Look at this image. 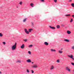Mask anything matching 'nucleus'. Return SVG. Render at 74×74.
<instances>
[{
	"label": "nucleus",
	"instance_id": "obj_1",
	"mask_svg": "<svg viewBox=\"0 0 74 74\" xmlns=\"http://www.w3.org/2000/svg\"><path fill=\"white\" fill-rule=\"evenodd\" d=\"M16 42L14 45L12 46L11 49L12 51H14L16 49Z\"/></svg>",
	"mask_w": 74,
	"mask_h": 74
},
{
	"label": "nucleus",
	"instance_id": "obj_2",
	"mask_svg": "<svg viewBox=\"0 0 74 74\" xmlns=\"http://www.w3.org/2000/svg\"><path fill=\"white\" fill-rule=\"evenodd\" d=\"M32 67L33 68H37L38 67V65L37 64H34Z\"/></svg>",
	"mask_w": 74,
	"mask_h": 74
},
{
	"label": "nucleus",
	"instance_id": "obj_3",
	"mask_svg": "<svg viewBox=\"0 0 74 74\" xmlns=\"http://www.w3.org/2000/svg\"><path fill=\"white\" fill-rule=\"evenodd\" d=\"M67 56L69 58H71V59H72L73 60H74V58H73V55H71L70 56V55H68Z\"/></svg>",
	"mask_w": 74,
	"mask_h": 74
},
{
	"label": "nucleus",
	"instance_id": "obj_4",
	"mask_svg": "<svg viewBox=\"0 0 74 74\" xmlns=\"http://www.w3.org/2000/svg\"><path fill=\"white\" fill-rule=\"evenodd\" d=\"M25 32V33H26L27 34H29V32L27 31V30L26 29H24Z\"/></svg>",
	"mask_w": 74,
	"mask_h": 74
},
{
	"label": "nucleus",
	"instance_id": "obj_5",
	"mask_svg": "<svg viewBox=\"0 0 74 74\" xmlns=\"http://www.w3.org/2000/svg\"><path fill=\"white\" fill-rule=\"evenodd\" d=\"M20 48L21 49H24L25 48V45L24 44H23L21 46Z\"/></svg>",
	"mask_w": 74,
	"mask_h": 74
},
{
	"label": "nucleus",
	"instance_id": "obj_6",
	"mask_svg": "<svg viewBox=\"0 0 74 74\" xmlns=\"http://www.w3.org/2000/svg\"><path fill=\"white\" fill-rule=\"evenodd\" d=\"M66 70H67L68 71H70V69L68 67H66Z\"/></svg>",
	"mask_w": 74,
	"mask_h": 74
},
{
	"label": "nucleus",
	"instance_id": "obj_7",
	"mask_svg": "<svg viewBox=\"0 0 74 74\" xmlns=\"http://www.w3.org/2000/svg\"><path fill=\"white\" fill-rule=\"evenodd\" d=\"M26 62L28 63H30L32 62V61H31V60H30V59L27 60Z\"/></svg>",
	"mask_w": 74,
	"mask_h": 74
},
{
	"label": "nucleus",
	"instance_id": "obj_8",
	"mask_svg": "<svg viewBox=\"0 0 74 74\" xmlns=\"http://www.w3.org/2000/svg\"><path fill=\"white\" fill-rule=\"evenodd\" d=\"M64 41H66V42H69V40L68 39H64Z\"/></svg>",
	"mask_w": 74,
	"mask_h": 74
},
{
	"label": "nucleus",
	"instance_id": "obj_9",
	"mask_svg": "<svg viewBox=\"0 0 74 74\" xmlns=\"http://www.w3.org/2000/svg\"><path fill=\"white\" fill-rule=\"evenodd\" d=\"M51 52H56V50L53 49H51Z\"/></svg>",
	"mask_w": 74,
	"mask_h": 74
},
{
	"label": "nucleus",
	"instance_id": "obj_10",
	"mask_svg": "<svg viewBox=\"0 0 74 74\" xmlns=\"http://www.w3.org/2000/svg\"><path fill=\"white\" fill-rule=\"evenodd\" d=\"M53 69H54V66H51L50 69V70H53Z\"/></svg>",
	"mask_w": 74,
	"mask_h": 74
},
{
	"label": "nucleus",
	"instance_id": "obj_11",
	"mask_svg": "<svg viewBox=\"0 0 74 74\" xmlns=\"http://www.w3.org/2000/svg\"><path fill=\"white\" fill-rule=\"evenodd\" d=\"M67 33L68 34H70L71 33V32L70 31H69V30L67 31Z\"/></svg>",
	"mask_w": 74,
	"mask_h": 74
},
{
	"label": "nucleus",
	"instance_id": "obj_12",
	"mask_svg": "<svg viewBox=\"0 0 74 74\" xmlns=\"http://www.w3.org/2000/svg\"><path fill=\"white\" fill-rule=\"evenodd\" d=\"M32 30H33V29H28V31L29 32H30V33Z\"/></svg>",
	"mask_w": 74,
	"mask_h": 74
},
{
	"label": "nucleus",
	"instance_id": "obj_13",
	"mask_svg": "<svg viewBox=\"0 0 74 74\" xmlns=\"http://www.w3.org/2000/svg\"><path fill=\"white\" fill-rule=\"evenodd\" d=\"M49 27H50V28H51V29H55V27H52L51 26H49Z\"/></svg>",
	"mask_w": 74,
	"mask_h": 74
},
{
	"label": "nucleus",
	"instance_id": "obj_14",
	"mask_svg": "<svg viewBox=\"0 0 74 74\" xmlns=\"http://www.w3.org/2000/svg\"><path fill=\"white\" fill-rule=\"evenodd\" d=\"M58 52L59 53H63V51H62L59 50Z\"/></svg>",
	"mask_w": 74,
	"mask_h": 74
},
{
	"label": "nucleus",
	"instance_id": "obj_15",
	"mask_svg": "<svg viewBox=\"0 0 74 74\" xmlns=\"http://www.w3.org/2000/svg\"><path fill=\"white\" fill-rule=\"evenodd\" d=\"M44 44L46 45H48V43L47 42H44Z\"/></svg>",
	"mask_w": 74,
	"mask_h": 74
},
{
	"label": "nucleus",
	"instance_id": "obj_16",
	"mask_svg": "<svg viewBox=\"0 0 74 74\" xmlns=\"http://www.w3.org/2000/svg\"><path fill=\"white\" fill-rule=\"evenodd\" d=\"M34 4L33 3H31L30 4V5L31 6V7H34V5H33Z\"/></svg>",
	"mask_w": 74,
	"mask_h": 74
},
{
	"label": "nucleus",
	"instance_id": "obj_17",
	"mask_svg": "<svg viewBox=\"0 0 74 74\" xmlns=\"http://www.w3.org/2000/svg\"><path fill=\"white\" fill-rule=\"evenodd\" d=\"M33 47V45H29L28 46V48H31V47Z\"/></svg>",
	"mask_w": 74,
	"mask_h": 74
},
{
	"label": "nucleus",
	"instance_id": "obj_18",
	"mask_svg": "<svg viewBox=\"0 0 74 74\" xmlns=\"http://www.w3.org/2000/svg\"><path fill=\"white\" fill-rule=\"evenodd\" d=\"M34 23H33V22L31 23V25L33 27L34 26Z\"/></svg>",
	"mask_w": 74,
	"mask_h": 74
},
{
	"label": "nucleus",
	"instance_id": "obj_19",
	"mask_svg": "<svg viewBox=\"0 0 74 74\" xmlns=\"http://www.w3.org/2000/svg\"><path fill=\"white\" fill-rule=\"evenodd\" d=\"M57 63H59L60 62V60L58 59L56 61Z\"/></svg>",
	"mask_w": 74,
	"mask_h": 74
},
{
	"label": "nucleus",
	"instance_id": "obj_20",
	"mask_svg": "<svg viewBox=\"0 0 74 74\" xmlns=\"http://www.w3.org/2000/svg\"><path fill=\"white\" fill-rule=\"evenodd\" d=\"M19 4L20 5H22V2L21 1H20Z\"/></svg>",
	"mask_w": 74,
	"mask_h": 74
},
{
	"label": "nucleus",
	"instance_id": "obj_21",
	"mask_svg": "<svg viewBox=\"0 0 74 74\" xmlns=\"http://www.w3.org/2000/svg\"><path fill=\"white\" fill-rule=\"evenodd\" d=\"M17 62H18V63H21V61L20 60H17Z\"/></svg>",
	"mask_w": 74,
	"mask_h": 74
},
{
	"label": "nucleus",
	"instance_id": "obj_22",
	"mask_svg": "<svg viewBox=\"0 0 74 74\" xmlns=\"http://www.w3.org/2000/svg\"><path fill=\"white\" fill-rule=\"evenodd\" d=\"M26 71H27V72L28 73H29L30 72L29 69H26Z\"/></svg>",
	"mask_w": 74,
	"mask_h": 74
},
{
	"label": "nucleus",
	"instance_id": "obj_23",
	"mask_svg": "<svg viewBox=\"0 0 74 74\" xmlns=\"http://www.w3.org/2000/svg\"><path fill=\"white\" fill-rule=\"evenodd\" d=\"M0 37H3V34L1 33H0Z\"/></svg>",
	"mask_w": 74,
	"mask_h": 74
},
{
	"label": "nucleus",
	"instance_id": "obj_24",
	"mask_svg": "<svg viewBox=\"0 0 74 74\" xmlns=\"http://www.w3.org/2000/svg\"><path fill=\"white\" fill-rule=\"evenodd\" d=\"M71 5L73 7H74V3H72V4H71Z\"/></svg>",
	"mask_w": 74,
	"mask_h": 74
},
{
	"label": "nucleus",
	"instance_id": "obj_25",
	"mask_svg": "<svg viewBox=\"0 0 74 74\" xmlns=\"http://www.w3.org/2000/svg\"><path fill=\"white\" fill-rule=\"evenodd\" d=\"M26 21V18H25L23 20V22H25Z\"/></svg>",
	"mask_w": 74,
	"mask_h": 74
},
{
	"label": "nucleus",
	"instance_id": "obj_26",
	"mask_svg": "<svg viewBox=\"0 0 74 74\" xmlns=\"http://www.w3.org/2000/svg\"><path fill=\"white\" fill-rule=\"evenodd\" d=\"M65 16H70V14H66L65 15Z\"/></svg>",
	"mask_w": 74,
	"mask_h": 74
},
{
	"label": "nucleus",
	"instance_id": "obj_27",
	"mask_svg": "<svg viewBox=\"0 0 74 74\" xmlns=\"http://www.w3.org/2000/svg\"><path fill=\"white\" fill-rule=\"evenodd\" d=\"M57 29H59L60 28V26L59 25H58L57 26Z\"/></svg>",
	"mask_w": 74,
	"mask_h": 74
},
{
	"label": "nucleus",
	"instance_id": "obj_28",
	"mask_svg": "<svg viewBox=\"0 0 74 74\" xmlns=\"http://www.w3.org/2000/svg\"><path fill=\"white\" fill-rule=\"evenodd\" d=\"M28 52L29 54L30 55H31V52L30 51H28Z\"/></svg>",
	"mask_w": 74,
	"mask_h": 74
},
{
	"label": "nucleus",
	"instance_id": "obj_29",
	"mask_svg": "<svg viewBox=\"0 0 74 74\" xmlns=\"http://www.w3.org/2000/svg\"><path fill=\"white\" fill-rule=\"evenodd\" d=\"M24 41L25 42H27V39H24Z\"/></svg>",
	"mask_w": 74,
	"mask_h": 74
},
{
	"label": "nucleus",
	"instance_id": "obj_30",
	"mask_svg": "<svg viewBox=\"0 0 74 74\" xmlns=\"http://www.w3.org/2000/svg\"><path fill=\"white\" fill-rule=\"evenodd\" d=\"M3 44L4 45H5V42H3Z\"/></svg>",
	"mask_w": 74,
	"mask_h": 74
},
{
	"label": "nucleus",
	"instance_id": "obj_31",
	"mask_svg": "<svg viewBox=\"0 0 74 74\" xmlns=\"http://www.w3.org/2000/svg\"><path fill=\"white\" fill-rule=\"evenodd\" d=\"M71 64L72 65H73V66H74V63H71Z\"/></svg>",
	"mask_w": 74,
	"mask_h": 74
},
{
	"label": "nucleus",
	"instance_id": "obj_32",
	"mask_svg": "<svg viewBox=\"0 0 74 74\" xmlns=\"http://www.w3.org/2000/svg\"><path fill=\"white\" fill-rule=\"evenodd\" d=\"M54 1L55 2V3H56V2H57V0H54Z\"/></svg>",
	"mask_w": 74,
	"mask_h": 74
},
{
	"label": "nucleus",
	"instance_id": "obj_33",
	"mask_svg": "<svg viewBox=\"0 0 74 74\" xmlns=\"http://www.w3.org/2000/svg\"><path fill=\"white\" fill-rule=\"evenodd\" d=\"M32 73H34V71L33 70H31Z\"/></svg>",
	"mask_w": 74,
	"mask_h": 74
},
{
	"label": "nucleus",
	"instance_id": "obj_34",
	"mask_svg": "<svg viewBox=\"0 0 74 74\" xmlns=\"http://www.w3.org/2000/svg\"><path fill=\"white\" fill-rule=\"evenodd\" d=\"M40 1H42V2H44V0H40Z\"/></svg>",
	"mask_w": 74,
	"mask_h": 74
},
{
	"label": "nucleus",
	"instance_id": "obj_35",
	"mask_svg": "<svg viewBox=\"0 0 74 74\" xmlns=\"http://www.w3.org/2000/svg\"><path fill=\"white\" fill-rule=\"evenodd\" d=\"M70 22L71 23L73 22V19H71V21H70Z\"/></svg>",
	"mask_w": 74,
	"mask_h": 74
},
{
	"label": "nucleus",
	"instance_id": "obj_36",
	"mask_svg": "<svg viewBox=\"0 0 74 74\" xmlns=\"http://www.w3.org/2000/svg\"><path fill=\"white\" fill-rule=\"evenodd\" d=\"M72 49H74V46L72 47Z\"/></svg>",
	"mask_w": 74,
	"mask_h": 74
},
{
	"label": "nucleus",
	"instance_id": "obj_37",
	"mask_svg": "<svg viewBox=\"0 0 74 74\" xmlns=\"http://www.w3.org/2000/svg\"><path fill=\"white\" fill-rule=\"evenodd\" d=\"M72 1L71 0H69V2H71Z\"/></svg>",
	"mask_w": 74,
	"mask_h": 74
},
{
	"label": "nucleus",
	"instance_id": "obj_38",
	"mask_svg": "<svg viewBox=\"0 0 74 74\" xmlns=\"http://www.w3.org/2000/svg\"><path fill=\"white\" fill-rule=\"evenodd\" d=\"M72 17H73V18H74V15H72Z\"/></svg>",
	"mask_w": 74,
	"mask_h": 74
},
{
	"label": "nucleus",
	"instance_id": "obj_39",
	"mask_svg": "<svg viewBox=\"0 0 74 74\" xmlns=\"http://www.w3.org/2000/svg\"><path fill=\"white\" fill-rule=\"evenodd\" d=\"M2 73H1V72L0 71V74H2Z\"/></svg>",
	"mask_w": 74,
	"mask_h": 74
},
{
	"label": "nucleus",
	"instance_id": "obj_40",
	"mask_svg": "<svg viewBox=\"0 0 74 74\" xmlns=\"http://www.w3.org/2000/svg\"><path fill=\"white\" fill-rule=\"evenodd\" d=\"M73 74H74V70H73Z\"/></svg>",
	"mask_w": 74,
	"mask_h": 74
},
{
	"label": "nucleus",
	"instance_id": "obj_41",
	"mask_svg": "<svg viewBox=\"0 0 74 74\" xmlns=\"http://www.w3.org/2000/svg\"><path fill=\"white\" fill-rule=\"evenodd\" d=\"M33 63H34V62H32V64H33Z\"/></svg>",
	"mask_w": 74,
	"mask_h": 74
},
{
	"label": "nucleus",
	"instance_id": "obj_42",
	"mask_svg": "<svg viewBox=\"0 0 74 74\" xmlns=\"http://www.w3.org/2000/svg\"><path fill=\"white\" fill-rule=\"evenodd\" d=\"M17 8H18V7L17 6Z\"/></svg>",
	"mask_w": 74,
	"mask_h": 74
}]
</instances>
